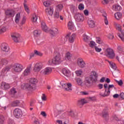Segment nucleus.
Returning a JSON list of instances; mask_svg holds the SVG:
<instances>
[{
  "instance_id": "obj_1",
  "label": "nucleus",
  "mask_w": 124,
  "mask_h": 124,
  "mask_svg": "<svg viewBox=\"0 0 124 124\" xmlns=\"http://www.w3.org/2000/svg\"><path fill=\"white\" fill-rule=\"evenodd\" d=\"M30 83L28 84H23L21 85L22 89L28 91H34L35 90V85L37 83V79L32 78L30 79Z\"/></svg>"
},
{
  "instance_id": "obj_2",
  "label": "nucleus",
  "mask_w": 124,
  "mask_h": 124,
  "mask_svg": "<svg viewBox=\"0 0 124 124\" xmlns=\"http://www.w3.org/2000/svg\"><path fill=\"white\" fill-rule=\"evenodd\" d=\"M97 74L95 72H92L90 77L85 78V84L87 87H90L92 85V82L95 83L97 81Z\"/></svg>"
},
{
  "instance_id": "obj_3",
  "label": "nucleus",
  "mask_w": 124,
  "mask_h": 124,
  "mask_svg": "<svg viewBox=\"0 0 124 124\" xmlns=\"http://www.w3.org/2000/svg\"><path fill=\"white\" fill-rule=\"evenodd\" d=\"M13 71L15 73H20L23 71L24 69V66L22 64L20 63H16L13 66Z\"/></svg>"
},
{
  "instance_id": "obj_4",
  "label": "nucleus",
  "mask_w": 124,
  "mask_h": 124,
  "mask_svg": "<svg viewBox=\"0 0 124 124\" xmlns=\"http://www.w3.org/2000/svg\"><path fill=\"white\" fill-rule=\"evenodd\" d=\"M60 85L67 92H71L72 91V85L70 83H66L64 81H61Z\"/></svg>"
},
{
  "instance_id": "obj_5",
  "label": "nucleus",
  "mask_w": 124,
  "mask_h": 124,
  "mask_svg": "<svg viewBox=\"0 0 124 124\" xmlns=\"http://www.w3.org/2000/svg\"><path fill=\"white\" fill-rule=\"evenodd\" d=\"M53 61H54V64H60L62 62V56H61V54L59 53L56 54L55 57L53 58Z\"/></svg>"
},
{
  "instance_id": "obj_6",
  "label": "nucleus",
  "mask_w": 124,
  "mask_h": 124,
  "mask_svg": "<svg viewBox=\"0 0 124 124\" xmlns=\"http://www.w3.org/2000/svg\"><path fill=\"white\" fill-rule=\"evenodd\" d=\"M105 55L109 58V59H113L115 57V53L113 49L111 48H107L105 51Z\"/></svg>"
},
{
  "instance_id": "obj_7",
  "label": "nucleus",
  "mask_w": 124,
  "mask_h": 124,
  "mask_svg": "<svg viewBox=\"0 0 124 124\" xmlns=\"http://www.w3.org/2000/svg\"><path fill=\"white\" fill-rule=\"evenodd\" d=\"M43 67V65L41 63H36L34 64L33 71L36 73H38Z\"/></svg>"
},
{
  "instance_id": "obj_8",
  "label": "nucleus",
  "mask_w": 124,
  "mask_h": 124,
  "mask_svg": "<svg viewBox=\"0 0 124 124\" xmlns=\"http://www.w3.org/2000/svg\"><path fill=\"white\" fill-rule=\"evenodd\" d=\"M78 65L80 68H84L86 66V62L82 58H79L77 60Z\"/></svg>"
},
{
  "instance_id": "obj_9",
  "label": "nucleus",
  "mask_w": 124,
  "mask_h": 124,
  "mask_svg": "<svg viewBox=\"0 0 124 124\" xmlns=\"http://www.w3.org/2000/svg\"><path fill=\"white\" fill-rule=\"evenodd\" d=\"M52 68L47 67L41 71V74L42 75H49V74L52 73Z\"/></svg>"
},
{
  "instance_id": "obj_10",
  "label": "nucleus",
  "mask_w": 124,
  "mask_h": 124,
  "mask_svg": "<svg viewBox=\"0 0 124 124\" xmlns=\"http://www.w3.org/2000/svg\"><path fill=\"white\" fill-rule=\"evenodd\" d=\"M14 115L16 118H20V117H22L23 113H22V110L19 108H16L14 110L13 112Z\"/></svg>"
},
{
  "instance_id": "obj_11",
  "label": "nucleus",
  "mask_w": 124,
  "mask_h": 124,
  "mask_svg": "<svg viewBox=\"0 0 124 124\" xmlns=\"http://www.w3.org/2000/svg\"><path fill=\"white\" fill-rule=\"evenodd\" d=\"M74 18L77 22H81L84 20V16H83L82 14L79 13L76 14Z\"/></svg>"
},
{
  "instance_id": "obj_12",
  "label": "nucleus",
  "mask_w": 124,
  "mask_h": 124,
  "mask_svg": "<svg viewBox=\"0 0 124 124\" xmlns=\"http://www.w3.org/2000/svg\"><path fill=\"white\" fill-rule=\"evenodd\" d=\"M12 38L15 42H19V37H20V34L18 33H14L11 35Z\"/></svg>"
},
{
  "instance_id": "obj_13",
  "label": "nucleus",
  "mask_w": 124,
  "mask_h": 124,
  "mask_svg": "<svg viewBox=\"0 0 124 124\" xmlns=\"http://www.w3.org/2000/svg\"><path fill=\"white\" fill-rule=\"evenodd\" d=\"M1 49L2 51H3V52H5L6 53L9 52V46H8V45H7V44H2L1 46Z\"/></svg>"
},
{
  "instance_id": "obj_14",
  "label": "nucleus",
  "mask_w": 124,
  "mask_h": 124,
  "mask_svg": "<svg viewBox=\"0 0 124 124\" xmlns=\"http://www.w3.org/2000/svg\"><path fill=\"white\" fill-rule=\"evenodd\" d=\"M5 14L7 16H10V17H14L15 15V11L11 9H8L5 12Z\"/></svg>"
},
{
  "instance_id": "obj_15",
  "label": "nucleus",
  "mask_w": 124,
  "mask_h": 124,
  "mask_svg": "<svg viewBox=\"0 0 124 124\" xmlns=\"http://www.w3.org/2000/svg\"><path fill=\"white\" fill-rule=\"evenodd\" d=\"M62 73L64 75V76L68 77V78H69V77L71 76V73H70V71L68 69H63L62 70Z\"/></svg>"
},
{
  "instance_id": "obj_16",
  "label": "nucleus",
  "mask_w": 124,
  "mask_h": 124,
  "mask_svg": "<svg viewBox=\"0 0 124 124\" xmlns=\"http://www.w3.org/2000/svg\"><path fill=\"white\" fill-rule=\"evenodd\" d=\"M67 38H69V41L70 43H73L74 42V39H75V34L69 33L66 36Z\"/></svg>"
},
{
  "instance_id": "obj_17",
  "label": "nucleus",
  "mask_w": 124,
  "mask_h": 124,
  "mask_svg": "<svg viewBox=\"0 0 124 124\" xmlns=\"http://www.w3.org/2000/svg\"><path fill=\"white\" fill-rule=\"evenodd\" d=\"M8 63V61L5 58H1L0 60V69L3 66L6 65Z\"/></svg>"
},
{
  "instance_id": "obj_18",
  "label": "nucleus",
  "mask_w": 124,
  "mask_h": 124,
  "mask_svg": "<svg viewBox=\"0 0 124 124\" xmlns=\"http://www.w3.org/2000/svg\"><path fill=\"white\" fill-rule=\"evenodd\" d=\"M113 88H115L114 85H108V91L107 89H106L105 91L104 95H105V96H108V95L110 94V89H113Z\"/></svg>"
},
{
  "instance_id": "obj_19",
  "label": "nucleus",
  "mask_w": 124,
  "mask_h": 124,
  "mask_svg": "<svg viewBox=\"0 0 124 124\" xmlns=\"http://www.w3.org/2000/svg\"><path fill=\"white\" fill-rule=\"evenodd\" d=\"M46 12L47 15H49L50 16H52L54 12V10L53 9V8H52V7H48L46 9Z\"/></svg>"
},
{
  "instance_id": "obj_20",
  "label": "nucleus",
  "mask_w": 124,
  "mask_h": 124,
  "mask_svg": "<svg viewBox=\"0 0 124 124\" xmlns=\"http://www.w3.org/2000/svg\"><path fill=\"white\" fill-rule=\"evenodd\" d=\"M41 28L44 31H45L46 32H48V31H49V28L47 27L46 23H45L44 21H42L41 23Z\"/></svg>"
},
{
  "instance_id": "obj_21",
  "label": "nucleus",
  "mask_w": 124,
  "mask_h": 124,
  "mask_svg": "<svg viewBox=\"0 0 124 124\" xmlns=\"http://www.w3.org/2000/svg\"><path fill=\"white\" fill-rule=\"evenodd\" d=\"M59 33V31L58 29L56 28H53L52 30L50 31V34L52 37H55Z\"/></svg>"
},
{
  "instance_id": "obj_22",
  "label": "nucleus",
  "mask_w": 124,
  "mask_h": 124,
  "mask_svg": "<svg viewBox=\"0 0 124 124\" xmlns=\"http://www.w3.org/2000/svg\"><path fill=\"white\" fill-rule=\"evenodd\" d=\"M16 93H17L16 89L13 88L10 90V94L12 97H16Z\"/></svg>"
},
{
  "instance_id": "obj_23",
  "label": "nucleus",
  "mask_w": 124,
  "mask_h": 124,
  "mask_svg": "<svg viewBox=\"0 0 124 124\" xmlns=\"http://www.w3.org/2000/svg\"><path fill=\"white\" fill-rule=\"evenodd\" d=\"M114 25H115V26H116L117 30L118 31H121V35H120V36L123 37V33H124V31H122V27L121 26V25L120 24H119L116 22L114 23Z\"/></svg>"
},
{
  "instance_id": "obj_24",
  "label": "nucleus",
  "mask_w": 124,
  "mask_h": 124,
  "mask_svg": "<svg viewBox=\"0 0 124 124\" xmlns=\"http://www.w3.org/2000/svg\"><path fill=\"white\" fill-rule=\"evenodd\" d=\"M31 73V66L27 67L22 73L23 76H28Z\"/></svg>"
},
{
  "instance_id": "obj_25",
  "label": "nucleus",
  "mask_w": 124,
  "mask_h": 124,
  "mask_svg": "<svg viewBox=\"0 0 124 124\" xmlns=\"http://www.w3.org/2000/svg\"><path fill=\"white\" fill-rule=\"evenodd\" d=\"M71 57H72V55L69 52H67L66 53L65 55V59L66 61L70 62L71 61Z\"/></svg>"
},
{
  "instance_id": "obj_26",
  "label": "nucleus",
  "mask_w": 124,
  "mask_h": 124,
  "mask_svg": "<svg viewBox=\"0 0 124 124\" xmlns=\"http://www.w3.org/2000/svg\"><path fill=\"white\" fill-rule=\"evenodd\" d=\"M112 9L114 11H121L122 10V7L118 4H115L113 6Z\"/></svg>"
},
{
  "instance_id": "obj_27",
  "label": "nucleus",
  "mask_w": 124,
  "mask_h": 124,
  "mask_svg": "<svg viewBox=\"0 0 124 124\" xmlns=\"http://www.w3.org/2000/svg\"><path fill=\"white\" fill-rule=\"evenodd\" d=\"M1 86L3 87L4 90H9L10 89V84L6 82H2Z\"/></svg>"
},
{
  "instance_id": "obj_28",
  "label": "nucleus",
  "mask_w": 124,
  "mask_h": 124,
  "mask_svg": "<svg viewBox=\"0 0 124 124\" xmlns=\"http://www.w3.org/2000/svg\"><path fill=\"white\" fill-rule=\"evenodd\" d=\"M59 12L55 11V13H54V18L55 19H59L60 18L61 20H63V17L62 16H60V14L59 13Z\"/></svg>"
},
{
  "instance_id": "obj_29",
  "label": "nucleus",
  "mask_w": 124,
  "mask_h": 124,
  "mask_svg": "<svg viewBox=\"0 0 124 124\" xmlns=\"http://www.w3.org/2000/svg\"><path fill=\"white\" fill-rule=\"evenodd\" d=\"M88 24L90 28H94L95 27V23L93 20H89Z\"/></svg>"
},
{
  "instance_id": "obj_30",
  "label": "nucleus",
  "mask_w": 124,
  "mask_h": 124,
  "mask_svg": "<svg viewBox=\"0 0 124 124\" xmlns=\"http://www.w3.org/2000/svg\"><path fill=\"white\" fill-rule=\"evenodd\" d=\"M11 67L10 66H6L2 70V74H6L8 71L10 70Z\"/></svg>"
},
{
  "instance_id": "obj_31",
  "label": "nucleus",
  "mask_w": 124,
  "mask_h": 124,
  "mask_svg": "<svg viewBox=\"0 0 124 124\" xmlns=\"http://www.w3.org/2000/svg\"><path fill=\"white\" fill-rule=\"evenodd\" d=\"M20 19H21V16H20V13H18L15 16V21L16 24H18V23H19Z\"/></svg>"
},
{
  "instance_id": "obj_32",
  "label": "nucleus",
  "mask_w": 124,
  "mask_h": 124,
  "mask_svg": "<svg viewBox=\"0 0 124 124\" xmlns=\"http://www.w3.org/2000/svg\"><path fill=\"white\" fill-rule=\"evenodd\" d=\"M86 103H88V101L85 99H81L78 101V104L79 105H84V104H86Z\"/></svg>"
},
{
  "instance_id": "obj_33",
  "label": "nucleus",
  "mask_w": 124,
  "mask_h": 124,
  "mask_svg": "<svg viewBox=\"0 0 124 124\" xmlns=\"http://www.w3.org/2000/svg\"><path fill=\"white\" fill-rule=\"evenodd\" d=\"M19 104H20V101L16 100L13 102L11 105L13 107H17V106H19Z\"/></svg>"
},
{
  "instance_id": "obj_34",
  "label": "nucleus",
  "mask_w": 124,
  "mask_h": 124,
  "mask_svg": "<svg viewBox=\"0 0 124 124\" xmlns=\"http://www.w3.org/2000/svg\"><path fill=\"white\" fill-rule=\"evenodd\" d=\"M62 4H59L57 6H56L55 8V11H57L58 12H60L62 11Z\"/></svg>"
},
{
  "instance_id": "obj_35",
  "label": "nucleus",
  "mask_w": 124,
  "mask_h": 124,
  "mask_svg": "<svg viewBox=\"0 0 124 124\" xmlns=\"http://www.w3.org/2000/svg\"><path fill=\"white\" fill-rule=\"evenodd\" d=\"M68 27L69 30H73L74 29V25L72 21H69L68 23Z\"/></svg>"
},
{
  "instance_id": "obj_36",
  "label": "nucleus",
  "mask_w": 124,
  "mask_h": 124,
  "mask_svg": "<svg viewBox=\"0 0 124 124\" xmlns=\"http://www.w3.org/2000/svg\"><path fill=\"white\" fill-rule=\"evenodd\" d=\"M114 16L117 20H119V19L122 18V15L121 13H116L115 14Z\"/></svg>"
},
{
  "instance_id": "obj_37",
  "label": "nucleus",
  "mask_w": 124,
  "mask_h": 124,
  "mask_svg": "<svg viewBox=\"0 0 124 124\" xmlns=\"http://www.w3.org/2000/svg\"><path fill=\"white\" fill-rule=\"evenodd\" d=\"M103 16L104 17L105 24L107 25H108L109 23L108 22V20L107 19V15L106 14V13H104V14H103Z\"/></svg>"
},
{
  "instance_id": "obj_38",
  "label": "nucleus",
  "mask_w": 124,
  "mask_h": 124,
  "mask_svg": "<svg viewBox=\"0 0 124 124\" xmlns=\"http://www.w3.org/2000/svg\"><path fill=\"white\" fill-rule=\"evenodd\" d=\"M109 62L111 68H112L113 69H114V70L117 69V66H116V64H115V63H114L113 62Z\"/></svg>"
},
{
  "instance_id": "obj_39",
  "label": "nucleus",
  "mask_w": 124,
  "mask_h": 124,
  "mask_svg": "<svg viewBox=\"0 0 124 124\" xmlns=\"http://www.w3.org/2000/svg\"><path fill=\"white\" fill-rule=\"evenodd\" d=\"M83 39L85 42H88L90 40V37L84 34L83 35Z\"/></svg>"
},
{
  "instance_id": "obj_40",
  "label": "nucleus",
  "mask_w": 124,
  "mask_h": 124,
  "mask_svg": "<svg viewBox=\"0 0 124 124\" xmlns=\"http://www.w3.org/2000/svg\"><path fill=\"white\" fill-rule=\"evenodd\" d=\"M76 81L78 86H82L83 84V80H82V79L80 78H77Z\"/></svg>"
},
{
  "instance_id": "obj_41",
  "label": "nucleus",
  "mask_w": 124,
  "mask_h": 124,
  "mask_svg": "<svg viewBox=\"0 0 124 124\" xmlns=\"http://www.w3.org/2000/svg\"><path fill=\"white\" fill-rule=\"evenodd\" d=\"M47 65H53V64H55V62L54 61V59H50L47 63Z\"/></svg>"
},
{
  "instance_id": "obj_42",
  "label": "nucleus",
  "mask_w": 124,
  "mask_h": 124,
  "mask_svg": "<svg viewBox=\"0 0 124 124\" xmlns=\"http://www.w3.org/2000/svg\"><path fill=\"white\" fill-rule=\"evenodd\" d=\"M95 45H96L95 42H94L93 41H91L90 44H89V46L90 47H91V48H93V47L95 48V46H96Z\"/></svg>"
},
{
  "instance_id": "obj_43",
  "label": "nucleus",
  "mask_w": 124,
  "mask_h": 124,
  "mask_svg": "<svg viewBox=\"0 0 124 124\" xmlns=\"http://www.w3.org/2000/svg\"><path fill=\"white\" fill-rule=\"evenodd\" d=\"M24 6L25 9V11H26V12L28 14L30 13V9H29V7H28L27 4H24Z\"/></svg>"
},
{
  "instance_id": "obj_44",
  "label": "nucleus",
  "mask_w": 124,
  "mask_h": 124,
  "mask_svg": "<svg viewBox=\"0 0 124 124\" xmlns=\"http://www.w3.org/2000/svg\"><path fill=\"white\" fill-rule=\"evenodd\" d=\"M34 54L35 55H37V56H40V57H42V56L43 55L42 53H41L37 50H34Z\"/></svg>"
},
{
  "instance_id": "obj_45",
  "label": "nucleus",
  "mask_w": 124,
  "mask_h": 124,
  "mask_svg": "<svg viewBox=\"0 0 124 124\" xmlns=\"http://www.w3.org/2000/svg\"><path fill=\"white\" fill-rule=\"evenodd\" d=\"M75 73L77 76H81V75H82V72L81 70H78L75 71Z\"/></svg>"
},
{
  "instance_id": "obj_46",
  "label": "nucleus",
  "mask_w": 124,
  "mask_h": 124,
  "mask_svg": "<svg viewBox=\"0 0 124 124\" xmlns=\"http://www.w3.org/2000/svg\"><path fill=\"white\" fill-rule=\"evenodd\" d=\"M84 8H85V6L84 4L80 3L78 5V9L80 10H84Z\"/></svg>"
},
{
  "instance_id": "obj_47",
  "label": "nucleus",
  "mask_w": 124,
  "mask_h": 124,
  "mask_svg": "<svg viewBox=\"0 0 124 124\" xmlns=\"http://www.w3.org/2000/svg\"><path fill=\"white\" fill-rule=\"evenodd\" d=\"M115 82L117 83L119 86H123L124 84V82H123V80H115Z\"/></svg>"
},
{
  "instance_id": "obj_48",
  "label": "nucleus",
  "mask_w": 124,
  "mask_h": 124,
  "mask_svg": "<svg viewBox=\"0 0 124 124\" xmlns=\"http://www.w3.org/2000/svg\"><path fill=\"white\" fill-rule=\"evenodd\" d=\"M7 29L6 27H3L0 30V33H3V32H5L7 31Z\"/></svg>"
},
{
  "instance_id": "obj_49",
  "label": "nucleus",
  "mask_w": 124,
  "mask_h": 124,
  "mask_svg": "<svg viewBox=\"0 0 124 124\" xmlns=\"http://www.w3.org/2000/svg\"><path fill=\"white\" fill-rule=\"evenodd\" d=\"M44 5L45 6L47 7L50 5V0H48L44 2Z\"/></svg>"
},
{
  "instance_id": "obj_50",
  "label": "nucleus",
  "mask_w": 124,
  "mask_h": 124,
  "mask_svg": "<svg viewBox=\"0 0 124 124\" xmlns=\"http://www.w3.org/2000/svg\"><path fill=\"white\" fill-rule=\"evenodd\" d=\"M102 115L104 118H108V112L107 111H103Z\"/></svg>"
},
{
  "instance_id": "obj_51",
  "label": "nucleus",
  "mask_w": 124,
  "mask_h": 124,
  "mask_svg": "<svg viewBox=\"0 0 124 124\" xmlns=\"http://www.w3.org/2000/svg\"><path fill=\"white\" fill-rule=\"evenodd\" d=\"M36 21H37V16L34 15L32 17V22L35 23V22H36Z\"/></svg>"
},
{
  "instance_id": "obj_52",
  "label": "nucleus",
  "mask_w": 124,
  "mask_h": 124,
  "mask_svg": "<svg viewBox=\"0 0 124 124\" xmlns=\"http://www.w3.org/2000/svg\"><path fill=\"white\" fill-rule=\"evenodd\" d=\"M95 50L96 51V52H97V53H100V52H101L102 51V49L100 48H98V46H95Z\"/></svg>"
},
{
  "instance_id": "obj_53",
  "label": "nucleus",
  "mask_w": 124,
  "mask_h": 124,
  "mask_svg": "<svg viewBox=\"0 0 124 124\" xmlns=\"http://www.w3.org/2000/svg\"><path fill=\"white\" fill-rule=\"evenodd\" d=\"M76 8V7H75L74 5H72L70 6V10L72 13H74Z\"/></svg>"
},
{
  "instance_id": "obj_54",
  "label": "nucleus",
  "mask_w": 124,
  "mask_h": 124,
  "mask_svg": "<svg viewBox=\"0 0 124 124\" xmlns=\"http://www.w3.org/2000/svg\"><path fill=\"white\" fill-rule=\"evenodd\" d=\"M4 122V117L3 116H0V124H3Z\"/></svg>"
},
{
  "instance_id": "obj_55",
  "label": "nucleus",
  "mask_w": 124,
  "mask_h": 124,
  "mask_svg": "<svg viewBox=\"0 0 124 124\" xmlns=\"http://www.w3.org/2000/svg\"><path fill=\"white\" fill-rule=\"evenodd\" d=\"M118 50L119 51V53H121V54H123V55H124V51L123 50V48L121 46L118 47Z\"/></svg>"
},
{
  "instance_id": "obj_56",
  "label": "nucleus",
  "mask_w": 124,
  "mask_h": 124,
  "mask_svg": "<svg viewBox=\"0 0 124 124\" xmlns=\"http://www.w3.org/2000/svg\"><path fill=\"white\" fill-rule=\"evenodd\" d=\"M96 38V41L97 43H98V44H101V43L102 42L101 39H100V38L99 37H97Z\"/></svg>"
},
{
  "instance_id": "obj_57",
  "label": "nucleus",
  "mask_w": 124,
  "mask_h": 124,
  "mask_svg": "<svg viewBox=\"0 0 124 124\" xmlns=\"http://www.w3.org/2000/svg\"><path fill=\"white\" fill-rule=\"evenodd\" d=\"M118 36H119V37H120V38H121V39L122 40V41H124V33L122 32V36H121V34H118Z\"/></svg>"
},
{
  "instance_id": "obj_58",
  "label": "nucleus",
  "mask_w": 124,
  "mask_h": 124,
  "mask_svg": "<svg viewBox=\"0 0 124 124\" xmlns=\"http://www.w3.org/2000/svg\"><path fill=\"white\" fill-rule=\"evenodd\" d=\"M34 124H40L39 120L38 119H35L33 122Z\"/></svg>"
},
{
  "instance_id": "obj_59",
  "label": "nucleus",
  "mask_w": 124,
  "mask_h": 124,
  "mask_svg": "<svg viewBox=\"0 0 124 124\" xmlns=\"http://www.w3.org/2000/svg\"><path fill=\"white\" fill-rule=\"evenodd\" d=\"M41 115L46 118V117H47V114H46V112L45 111H42L41 112Z\"/></svg>"
},
{
  "instance_id": "obj_60",
  "label": "nucleus",
  "mask_w": 124,
  "mask_h": 124,
  "mask_svg": "<svg viewBox=\"0 0 124 124\" xmlns=\"http://www.w3.org/2000/svg\"><path fill=\"white\" fill-rule=\"evenodd\" d=\"M39 31H38L37 30H35L34 31V35L35 36H37V35H39Z\"/></svg>"
},
{
  "instance_id": "obj_61",
  "label": "nucleus",
  "mask_w": 124,
  "mask_h": 124,
  "mask_svg": "<svg viewBox=\"0 0 124 124\" xmlns=\"http://www.w3.org/2000/svg\"><path fill=\"white\" fill-rule=\"evenodd\" d=\"M27 20V18L25 16L23 17L22 21V24H24L25 23H26V21Z\"/></svg>"
},
{
  "instance_id": "obj_62",
  "label": "nucleus",
  "mask_w": 124,
  "mask_h": 124,
  "mask_svg": "<svg viewBox=\"0 0 124 124\" xmlns=\"http://www.w3.org/2000/svg\"><path fill=\"white\" fill-rule=\"evenodd\" d=\"M108 37L109 39H113V38H114V35H113V34H109L108 35Z\"/></svg>"
},
{
  "instance_id": "obj_63",
  "label": "nucleus",
  "mask_w": 124,
  "mask_h": 124,
  "mask_svg": "<svg viewBox=\"0 0 124 124\" xmlns=\"http://www.w3.org/2000/svg\"><path fill=\"white\" fill-rule=\"evenodd\" d=\"M89 99L92 101H94L96 100V98H95V97H89Z\"/></svg>"
},
{
  "instance_id": "obj_64",
  "label": "nucleus",
  "mask_w": 124,
  "mask_h": 124,
  "mask_svg": "<svg viewBox=\"0 0 124 124\" xmlns=\"http://www.w3.org/2000/svg\"><path fill=\"white\" fill-rule=\"evenodd\" d=\"M42 100L45 101L46 100V96L45 94H43V95L42 96Z\"/></svg>"
}]
</instances>
